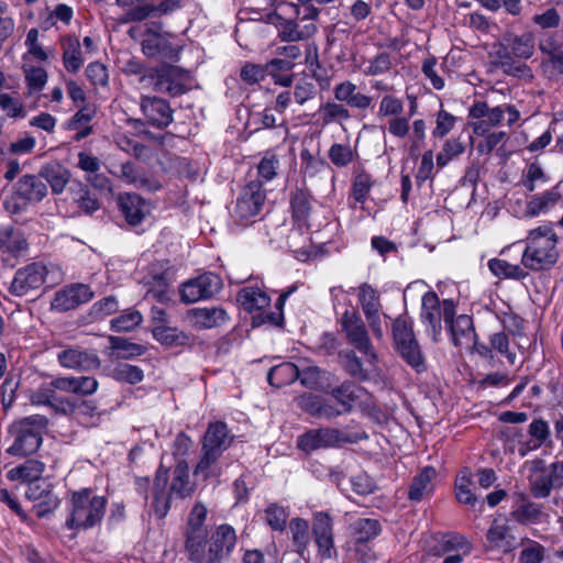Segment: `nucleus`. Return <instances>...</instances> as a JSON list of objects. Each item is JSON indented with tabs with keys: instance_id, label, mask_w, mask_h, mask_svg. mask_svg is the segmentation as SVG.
I'll return each mask as SVG.
<instances>
[{
	"instance_id": "obj_1",
	"label": "nucleus",
	"mask_w": 563,
	"mask_h": 563,
	"mask_svg": "<svg viewBox=\"0 0 563 563\" xmlns=\"http://www.w3.org/2000/svg\"><path fill=\"white\" fill-rule=\"evenodd\" d=\"M208 509L202 503L191 508L184 528V551L191 563H224L238 543L233 527L227 523L218 526L209 533L205 525Z\"/></svg>"
},
{
	"instance_id": "obj_2",
	"label": "nucleus",
	"mask_w": 563,
	"mask_h": 563,
	"mask_svg": "<svg viewBox=\"0 0 563 563\" xmlns=\"http://www.w3.org/2000/svg\"><path fill=\"white\" fill-rule=\"evenodd\" d=\"M559 238L551 223H544L528 232L521 264L530 271L553 267L559 260Z\"/></svg>"
},
{
	"instance_id": "obj_3",
	"label": "nucleus",
	"mask_w": 563,
	"mask_h": 563,
	"mask_svg": "<svg viewBox=\"0 0 563 563\" xmlns=\"http://www.w3.org/2000/svg\"><path fill=\"white\" fill-rule=\"evenodd\" d=\"M65 279L63 267L55 262H34L19 268L9 288L13 296L22 297L38 290L43 285L53 288Z\"/></svg>"
},
{
	"instance_id": "obj_4",
	"label": "nucleus",
	"mask_w": 563,
	"mask_h": 563,
	"mask_svg": "<svg viewBox=\"0 0 563 563\" xmlns=\"http://www.w3.org/2000/svg\"><path fill=\"white\" fill-rule=\"evenodd\" d=\"M234 435L230 433L228 426L222 421L209 423L201 439V456L197 463L194 475L203 481L218 475L216 464L222 453L231 445Z\"/></svg>"
},
{
	"instance_id": "obj_5",
	"label": "nucleus",
	"mask_w": 563,
	"mask_h": 563,
	"mask_svg": "<svg viewBox=\"0 0 563 563\" xmlns=\"http://www.w3.org/2000/svg\"><path fill=\"white\" fill-rule=\"evenodd\" d=\"M70 516L66 520L69 529H89L99 525L104 516L107 498L81 489L71 495Z\"/></svg>"
},
{
	"instance_id": "obj_6",
	"label": "nucleus",
	"mask_w": 563,
	"mask_h": 563,
	"mask_svg": "<svg viewBox=\"0 0 563 563\" xmlns=\"http://www.w3.org/2000/svg\"><path fill=\"white\" fill-rule=\"evenodd\" d=\"M48 419L42 415H33L15 421L11 427L13 444L8 449L11 455L24 456L35 453L42 444L43 432Z\"/></svg>"
},
{
	"instance_id": "obj_7",
	"label": "nucleus",
	"mask_w": 563,
	"mask_h": 563,
	"mask_svg": "<svg viewBox=\"0 0 563 563\" xmlns=\"http://www.w3.org/2000/svg\"><path fill=\"white\" fill-rule=\"evenodd\" d=\"M455 316V303L452 299H444L440 301L434 291H428L422 296L420 319L426 328V332L431 339L439 341L442 327L441 320L444 322L452 321Z\"/></svg>"
},
{
	"instance_id": "obj_8",
	"label": "nucleus",
	"mask_w": 563,
	"mask_h": 563,
	"mask_svg": "<svg viewBox=\"0 0 563 563\" xmlns=\"http://www.w3.org/2000/svg\"><path fill=\"white\" fill-rule=\"evenodd\" d=\"M265 199L266 195L262 188V181L251 180L242 189L231 211L233 222L241 227L254 223L261 213Z\"/></svg>"
},
{
	"instance_id": "obj_9",
	"label": "nucleus",
	"mask_w": 563,
	"mask_h": 563,
	"mask_svg": "<svg viewBox=\"0 0 563 563\" xmlns=\"http://www.w3.org/2000/svg\"><path fill=\"white\" fill-rule=\"evenodd\" d=\"M46 195L47 186L38 174H26L13 185L12 195L4 201V207L11 213H19L29 205L42 201Z\"/></svg>"
},
{
	"instance_id": "obj_10",
	"label": "nucleus",
	"mask_w": 563,
	"mask_h": 563,
	"mask_svg": "<svg viewBox=\"0 0 563 563\" xmlns=\"http://www.w3.org/2000/svg\"><path fill=\"white\" fill-rule=\"evenodd\" d=\"M393 335L397 351L406 363L417 373L427 369L426 358L415 336L411 324L405 318H397L393 323Z\"/></svg>"
},
{
	"instance_id": "obj_11",
	"label": "nucleus",
	"mask_w": 563,
	"mask_h": 563,
	"mask_svg": "<svg viewBox=\"0 0 563 563\" xmlns=\"http://www.w3.org/2000/svg\"><path fill=\"white\" fill-rule=\"evenodd\" d=\"M154 90L170 97L185 95L191 89V74L178 66L164 64L150 75Z\"/></svg>"
},
{
	"instance_id": "obj_12",
	"label": "nucleus",
	"mask_w": 563,
	"mask_h": 563,
	"mask_svg": "<svg viewBox=\"0 0 563 563\" xmlns=\"http://www.w3.org/2000/svg\"><path fill=\"white\" fill-rule=\"evenodd\" d=\"M341 327L347 342L365 356L367 365L374 366L377 355L362 318L356 312L345 311L341 318Z\"/></svg>"
},
{
	"instance_id": "obj_13",
	"label": "nucleus",
	"mask_w": 563,
	"mask_h": 563,
	"mask_svg": "<svg viewBox=\"0 0 563 563\" xmlns=\"http://www.w3.org/2000/svg\"><path fill=\"white\" fill-rule=\"evenodd\" d=\"M563 486V461L542 467L541 461L533 462V474L530 477V489L534 497L545 498L552 489Z\"/></svg>"
},
{
	"instance_id": "obj_14",
	"label": "nucleus",
	"mask_w": 563,
	"mask_h": 563,
	"mask_svg": "<svg viewBox=\"0 0 563 563\" xmlns=\"http://www.w3.org/2000/svg\"><path fill=\"white\" fill-rule=\"evenodd\" d=\"M222 288L221 278L213 273H205L181 285L180 297L186 303L208 299Z\"/></svg>"
},
{
	"instance_id": "obj_15",
	"label": "nucleus",
	"mask_w": 563,
	"mask_h": 563,
	"mask_svg": "<svg viewBox=\"0 0 563 563\" xmlns=\"http://www.w3.org/2000/svg\"><path fill=\"white\" fill-rule=\"evenodd\" d=\"M347 435L335 428L312 429L298 438L297 445L306 453H310L320 449H329L339 446L341 443L347 442Z\"/></svg>"
},
{
	"instance_id": "obj_16",
	"label": "nucleus",
	"mask_w": 563,
	"mask_h": 563,
	"mask_svg": "<svg viewBox=\"0 0 563 563\" xmlns=\"http://www.w3.org/2000/svg\"><path fill=\"white\" fill-rule=\"evenodd\" d=\"M92 298L93 291L88 285L75 283L55 292L51 308L58 312H67L89 302Z\"/></svg>"
},
{
	"instance_id": "obj_17",
	"label": "nucleus",
	"mask_w": 563,
	"mask_h": 563,
	"mask_svg": "<svg viewBox=\"0 0 563 563\" xmlns=\"http://www.w3.org/2000/svg\"><path fill=\"white\" fill-rule=\"evenodd\" d=\"M140 108L145 123L155 129H166L174 120L169 102L157 96H142Z\"/></svg>"
},
{
	"instance_id": "obj_18",
	"label": "nucleus",
	"mask_w": 563,
	"mask_h": 563,
	"mask_svg": "<svg viewBox=\"0 0 563 563\" xmlns=\"http://www.w3.org/2000/svg\"><path fill=\"white\" fill-rule=\"evenodd\" d=\"M312 536L321 559H331L335 554L333 521L325 511H318L312 518Z\"/></svg>"
},
{
	"instance_id": "obj_19",
	"label": "nucleus",
	"mask_w": 563,
	"mask_h": 563,
	"mask_svg": "<svg viewBox=\"0 0 563 563\" xmlns=\"http://www.w3.org/2000/svg\"><path fill=\"white\" fill-rule=\"evenodd\" d=\"M29 400L32 405L49 407L55 413L64 416L74 413L77 407L75 400L54 393L51 383L42 384L31 391Z\"/></svg>"
},
{
	"instance_id": "obj_20",
	"label": "nucleus",
	"mask_w": 563,
	"mask_h": 563,
	"mask_svg": "<svg viewBox=\"0 0 563 563\" xmlns=\"http://www.w3.org/2000/svg\"><path fill=\"white\" fill-rule=\"evenodd\" d=\"M57 361L60 366L75 371H92L101 365L97 354L78 347L62 350L57 353Z\"/></svg>"
},
{
	"instance_id": "obj_21",
	"label": "nucleus",
	"mask_w": 563,
	"mask_h": 563,
	"mask_svg": "<svg viewBox=\"0 0 563 563\" xmlns=\"http://www.w3.org/2000/svg\"><path fill=\"white\" fill-rule=\"evenodd\" d=\"M276 27L278 37L283 42H299L312 37L317 33L316 23H303L300 20L285 19L280 15L276 16Z\"/></svg>"
},
{
	"instance_id": "obj_22",
	"label": "nucleus",
	"mask_w": 563,
	"mask_h": 563,
	"mask_svg": "<svg viewBox=\"0 0 563 563\" xmlns=\"http://www.w3.org/2000/svg\"><path fill=\"white\" fill-rule=\"evenodd\" d=\"M489 55L493 59V63L500 67L507 75L520 77L527 75L530 71L526 64L518 63L512 59L510 55V48H508L507 45L506 34H504L503 37L493 45Z\"/></svg>"
},
{
	"instance_id": "obj_23",
	"label": "nucleus",
	"mask_w": 563,
	"mask_h": 563,
	"mask_svg": "<svg viewBox=\"0 0 563 563\" xmlns=\"http://www.w3.org/2000/svg\"><path fill=\"white\" fill-rule=\"evenodd\" d=\"M454 486L456 500L462 505L468 506L477 515H481L484 510V501L474 494L473 476L467 468L462 470L456 475Z\"/></svg>"
},
{
	"instance_id": "obj_24",
	"label": "nucleus",
	"mask_w": 563,
	"mask_h": 563,
	"mask_svg": "<svg viewBox=\"0 0 563 563\" xmlns=\"http://www.w3.org/2000/svg\"><path fill=\"white\" fill-rule=\"evenodd\" d=\"M347 531L352 544L369 543L382 533V525L376 518H357L349 525Z\"/></svg>"
},
{
	"instance_id": "obj_25",
	"label": "nucleus",
	"mask_w": 563,
	"mask_h": 563,
	"mask_svg": "<svg viewBox=\"0 0 563 563\" xmlns=\"http://www.w3.org/2000/svg\"><path fill=\"white\" fill-rule=\"evenodd\" d=\"M446 327L451 333V340L456 346L470 347L475 342V331L473 327V319L467 314H461L452 318V321L446 322Z\"/></svg>"
},
{
	"instance_id": "obj_26",
	"label": "nucleus",
	"mask_w": 563,
	"mask_h": 563,
	"mask_svg": "<svg viewBox=\"0 0 563 563\" xmlns=\"http://www.w3.org/2000/svg\"><path fill=\"white\" fill-rule=\"evenodd\" d=\"M142 52L150 58L176 60L179 47L159 34H152L142 41Z\"/></svg>"
},
{
	"instance_id": "obj_27",
	"label": "nucleus",
	"mask_w": 563,
	"mask_h": 563,
	"mask_svg": "<svg viewBox=\"0 0 563 563\" xmlns=\"http://www.w3.org/2000/svg\"><path fill=\"white\" fill-rule=\"evenodd\" d=\"M38 176L46 180L54 195H60L70 181V170L58 162H49L38 170Z\"/></svg>"
},
{
	"instance_id": "obj_28",
	"label": "nucleus",
	"mask_w": 563,
	"mask_h": 563,
	"mask_svg": "<svg viewBox=\"0 0 563 563\" xmlns=\"http://www.w3.org/2000/svg\"><path fill=\"white\" fill-rule=\"evenodd\" d=\"M120 177L124 183L146 191H156L161 188L158 180L147 175L142 168H137L131 162L121 165Z\"/></svg>"
},
{
	"instance_id": "obj_29",
	"label": "nucleus",
	"mask_w": 563,
	"mask_h": 563,
	"mask_svg": "<svg viewBox=\"0 0 563 563\" xmlns=\"http://www.w3.org/2000/svg\"><path fill=\"white\" fill-rule=\"evenodd\" d=\"M190 323L199 329H210L224 323L228 313L224 309L218 307L194 308L188 311Z\"/></svg>"
},
{
	"instance_id": "obj_30",
	"label": "nucleus",
	"mask_w": 563,
	"mask_h": 563,
	"mask_svg": "<svg viewBox=\"0 0 563 563\" xmlns=\"http://www.w3.org/2000/svg\"><path fill=\"white\" fill-rule=\"evenodd\" d=\"M119 206L122 214L130 225L140 224L148 213L145 201L136 194L120 196Z\"/></svg>"
},
{
	"instance_id": "obj_31",
	"label": "nucleus",
	"mask_w": 563,
	"mask_h": 563,
	"mask_svg": "<svg viewBox=\"0 0 563 563\" xmlns=\"http://www.w3.org/2000/svg\"><path fill=\"white\" fill-rule=\"evenodd\" d=\"M507 45L514 60H527L534 54L536 38L531 32L522 34L506 33Z\"/></svg>"
},
{
	"instance_id": "obj_32",
	"label": "nucleus",
	"mask_w": 563,
	"mask_h": 563,
	"mask_svg": "<svg viewBox=\"0 0 563 563\" xmlns=\"http://www.w3.org/2000/svg\"><path fill=\"white\" fill-rule=\"evenodd\" d=\"M437 471L432 466L424 467L417 476L413 477L409 490L408 498L418 503L433 493V479Z\"/></svg>"
},
{
	"instance_id": "obj_33",
	"label": "nucleus",
	"mask_w": 563,
	"mask_h": 563,
	"mask_svg": "<svg viewBox=\"0 0 563 563\" xmlns=\"http://www.w3.org/2000/svg\"><path fill=\"white\" fill-rule=\"evenodd\" d=\"M29 247L22 231L12 227L0 228V250L12 256H19Z\"/></svg>"
},
{
	"instance_id": "obj_34",
	"label": "nucleus",
	"mask_w": 563,
	"mask_h": 563,
	"mask_svg": "<svg viewBox=\"0 0 563 563\" xmlns=\"http://www.w3.org/2000/svg\"><path fill=\"white\" fill-rule=\"evenodd\" d=\"M238 301L249 312H265L264 309L271 305V298L264 290L251 286L244 287L239 291Z\"/></svg>"
},
{
	"instance_id": "obj_35",
	"label": "nucleus",
	"mask_w": 563,
	"mask_h": 563,
	"mask_svg": "<svg viewBox=\"0 0 563 563\" xmlns=\"http://www.w3.org/2000/svg\"><path fill=\"white\" fill-rule=\"evenodd\" d=\"M487 541L492 549L504 553L510 552L515 547V538L510 534L507 525L494 520L487 531Z\"/></svg>"
},
{
	"instance_id": "obj_36",
	"label": "nucleus",
	"mask_w": 563,
	"mask_h": 563,
	"mask_svg": "<svg viewBox=\"0 0 563 563\" xmlns=\"http://www.w3.org/2000/svg\"><path fill=\"white\" fill-rule=\"evenodd\" d=\"M560 198V194L553 190L531 197L527 202L525 217L534 218L549 212L559 202Z\"/></svg>"
},
{
	"instance_id": "obj_37",
	"label": "nucleus",
	"mask_w": 563,
	"mask_h": 563,
	"mask_svg": "<svg viewBox=\"0 0 563 563\" xmlns=\"http://www.w3.org/2000/svg\"><path fill=\"white\" fill-rule=\"evenodd\" d=\"M153 336L161 344L166 346H183L190 343L191 338L186 332L168 327L167 324H156L153 328Z\"/></svg>"
},
{
	"instance_id": "obj_38",
	"label": "nucleus",
	"mask_w": 563,
	"mask_h": 563,
	"mask_svg": "<svg viewBox=\"0 0 563 563\" xmlns=\"http://www.w3.org/2000/svg\"><path fill=\"white\" fill-rule=\"evenodd\" d=\"M331 396L344 407V411H350L355 402L361 400L366 394L365 389L352 382H344L342 385L331 390Z\"/></svg>"
},
{
	"instance_id": "obj_39",
	"label": "nucleus",
	"mask_w": 563,
	"mask_h": 563,
	"mask_svg": "<svg viewBox=\"0 0 563 563\" xmlns=\"http://www.w3.org/2000/svg\"><path fill=\"white\" fill-rule=\"evenodd\" d=\"M62 45L65 69L69 73H77L84 64L79 40L76 36H67L63 40Z\"/></svg>"
},
{
	"instance_id": "obj_40",
	"label": "nucleus",
	"mask_w": 563,
	"mask_h": 563,
	"mask_svg": "<svg viewBox=\"0 0 563 563\" xmlns=\"http://www.w3.org/2000/svg\"><path fill=\"white\" fill-rule=\"evenodd\" d=\"M299 367L294 363H282L274 366L267 374V380L272 386L280 388L298 379Z\"/></svg>"
},
{
	"instance_id": "obj_41",
	"label": "nucleus",
	"mask_w": 563,
	"mask_h": 563,
	"mask_svg": "<svg viewBox=\"0 0 563 563\" xmlns=\"http://www.w3.org/2000/svg\"><path fill=\"white\" fill-rule=\"evenodd\" d=\"M179 7V0H161L158 4H144L134 9L130 13L133 21H142L148 16H159L167 14Z\"/></svg>"
},
{
	"instance_id": "obj_42",
	"label": "nucleus",
	"mask_w": 563,
	"mask_h": 563,
	"mask_svg": "<svg viewBox=\"0 0 563 563\" xmlns=\"http://www.w3.org/2000/svg\"><path fill=\"white\" fill-rule=\"evenodd\" d=\"M44 472V464L36 460H27L23 464L10 470L8 477L12 481L21 479L26 482L37 481Z\"/></svg>"
},
{
	"instance_id": "obj_43",
	"label": "nucleus",
	"mask_w": 563,
	"mask_h": 563,
	"mask_svg": "<svg viewBox=\"0 0 563 563\" xmlns=\"http://www.w3.org/2000/svg\"><path fill=\"white\" fill-rule=\"evenodd\" d=\"M289 532L296 551L305 554L310 541L308 521L302 518L291 519L289 522Z\"/></svg>"
},
{
	"instance_id": "obj_44",
	"label": "nucleus",
	"mask_w": 563,
	"mask_h": 563,
	"mask_svg": "<svg viewBox=\"0 0 563 563\" xmlns=\"http://www.w3.org/2000/svg\"><path fill=\"white\" fill-rule=\"evenodd\" d=\"M358 301L365 317L375 316L379 312L380 301L379 295L371 285L362 284L358 287Z\"/></svg>"
},
{
	"instance_id": "obj_45",
	"label": "nucleus",
	"mask_w": 563,
	"mask_h": 563,
	"mask_svg": "<svg viewBox=\"0 0 563 563\" xmlns=\"http://www.w3.org/2000/svg\"><path fill=\"white\" fill-rule=\"evenodd\" d=\"M290 203L294 218L306 225L311 211L310 195L302 189H297L291 197Z\"/></svg>"
},
{
	"instance_id": "obj_46",
	"label": "nucleus",
	"mask_w": 563,
	"mask_h": 563,
	"mask_svg": "<svg viewBox=\"0 0 563 563\" xmlns=\"http://www.w3.org/2000/svg\"><path fill=\"white\" fill-rule=\"evenodd\" d=\"M490 272L498 277L523 279L528 273L517 264H510L507 261L493 258L488 262Z\"/></svg>"
},
{
	"instance_id": "obj_47",
	"label": "nucleus",
	"mask_w": 563,
	"mask_h": 563,
	"mask_svg": "<svg viewBox=\"0 0 563 563\" xmlns=\"http://www.w3.org/2000/svg\"><path fill=\"white\" fill-rule=\"evenodd\" d=\"M143 320L142 314L134 309L123 311L119 317L110 321L111 330L114 332H130L137 328Z\"/></svg>"
},
{
	"instance_id": "obj_48",
	"label": "nucleus",
	"mask_w": 563,
	"mask_h": 563,
	"mask_svg": "<svg viewBox=\"0 0 563 563\" xmlns=\"http://www.w3.org/2000/svg\"><path fill=\"white\" fill-rule=\"evenodd\" d=\"M111 377L118 382L134 385L143 380L144 374L139 366L128 363H119L111 371Z\"/></svg>"
},
{
	"instance_id": "obj_49",
	"label": "nucleus",
	"mask_w": 563,
	"mask_h": 563,
	"mask_svg": "<svg viewBox=\"0 0 563 563\" xmlns=\"http://www.w3.org/2000/svg\"><path fill=\"white\" fill-rule=\"evenodd\" d=\"M23 71L27 85V95L40 92L47 82V73L42 67L24 65Z\"/></svg>"
},
{
	"instance_id": "obj_50",
	"label": "nucleus",
	"mask_w": 563,
	"mask_h": 563,
	"mask_svg": "<svg viewBox=\"0 0 563 563\" xmlns=\"http://www.w3.org/2000/svg\"><path fill=\"white\" fill-rule=\"evenodd\" d=\"M391 67V55L387 52H380L367 60V66L363 73L366 76H380L389 73Z\"/></svg>"
},
{
	"instance_id": "obj_51",
	"label": "nucleus",
	"mask_w": 563,
	"mask_h": 563,
	"mask_svg": "<svg viewBox=\"0 0 563 563\" xmlns=\"http://www.w3.org/2000/svg\"><path fill=\"white\" fill-rule=\"evenodd\" d=\"M319 113L324 125L336 121H346L351 118L350 111L345 106L331 101L322 104Z\"/></svg>"
},
{
	"instance_id": "obj_52",
	"label": "nucleus",
	"mask_w": 563,
	"mask_h": 563,
	"mask_svg": "<svg viewBox=\"0 0 563 563\" xmlns=\"http://www.w3.org/2000/svg\"><path fill=\"white\" fill-rule=\"evenodd\" d=\"M296 289V287H291L288 291L282 294L277 299L276 307L279 310L278 312H261L253 317V325L261 324H273L280 325L283 323L284 317L282 312V308L287 299V297Z\"/></svg>"
},
{
	"instance_id": "obj_53",
	"label": "nucleus",
	"mask_w": 563,
	"mask_h": 563,
	"mask_svg": "<svg viewBox=\"0 0 563 563\" xmlns=\"http://www.w3.org/2000/svg\"><path fill=\"white\" fill-rule=\"evenodd\" d=\"M110 346L112 350L118 351V357L129 358L133 356H140L145 352V347L132 343L129 340L120 336H109Z\"/></svg>"
},
{
	"instance_id": "obj_54",
	"label": "nucleus",
	"mask_w": 563,
	"mask_h": 563,
	"mask_svg": "<svg viewBox=\"0 0 563 563\" xmlns=\"http://www.w3.org/2000/svg\"><path fill=\"white\" fill-rule=\"evenodd\" d=\"M340 356L344 358V368L351 376L361 380L368 378L369 369L353 351L341 352Z\"/></svg>"
},
{
	"instance_id": "obj_55",
	"label": "nucleus",
	"mask_w": 563,
	"mask_h": 563,
	"mask_svg": "<svg viewBox=\"0 0 563 563\" xmlns=\"http://www.w3.org/2000/svg\"><path fill=\"white\" fill-rule=\"evenodd\" d=\"M300 157L302 172L308 177H316L321 172L329 169L324 159L313 156L308 150L301 151Z\"/></svg>"
},
{
	"instance_id": "obj_56",
	"label": "nucleus",
	"mask_w": 563,
	"mask_h": 563,
	"mask_svg": "<svg viewBox=\"0 0 563 563\" xmlns=\"http://www.w3.org/2000/svg\"><path fill=\"white\" fill-rule=\"evenodd\" d=\"M404 111V102L394 95L382 97L378 106L377 117L379 119L394 118L400 115Z\"/></svg>"
},
{
	"instance_id": "obj_57",
	"label": "nucleus",
	"mask_w": 563,
	"mask_h": 563,
	"mask_svg": "<svg viewBox=\"0 0 563 563\" xmlns=\"http://www.w3.org/2000/svg\"><path fill=\"white\" fill-rule=\"evenodd\" d=\"M464 144L457 139H450L445 141L442 150L437 155V164L439 167L446 166L454 157H457L464 152Z\"/></svg>"
},
{
	"instance_id": "obj_58",
	"label": "nucleus",
	"mask_w": 563,
	"mask_h": 563,
	"mask_svg": "<svg viewBox=\"0 0 563 563\" xmlns=\"http://www.w3.org/2000/svg\"><path fill=\"white\" fill-rule=\"evenodd\" d=\"M288 514L286 509L278 504H269L265 510V520L267 525L277 531H283L286 528Z\"/></svg>"
},
{
	"instance_id": "obj_59",
	"label": "nucleus",
	"mask_w": 563,
	"mask_h": 563,
	"mask_svg": "<svg viewBox=\"0 0 563 563\" xmlns=\"http://www.w3.org/2000/svg\"><path fill=\"white\" fill-rule=\"evenodd\" d=\"M0 109L13 119L26 117V110L21 100L10 93H0Z\"/></svg>"
},
{
	"instance_id": "obj_60",
	"label": "nucleus",
	"mask_w": 563,
	"mask_h": 563,
	"mask_svg": "<svg viewBox=\"0 0 563 563\" xmlns=\"http://www.w3.org/2000/svg\"><path fill=\"white\" fill-rule=\"evenodd\" d=\"M329 158L336 167H345L354 159V152L347 144L334 143L329 150Z\"/></svg>"
},
{
	"instance_id": "obj_61",
	"label": "nucleus",
	"mask_w": 563,
	"mask_h": 563,
	"mask_svg": "<svg viewBox=\"0 0 563 563\" xmlns=\"http://www.w3.org/2000/svg\"><path fill=\"white\" fill-rule=\"evenodd\" d=\"M119 309V302L115 296H108L96 301L90 308V316L95 319L108 317Z\"/></svg>"
},
{
	"instance_id": "obj_62",
	"label": "nucleus",
	"mask_w": 563,
	"mask_h": 563,
	"mask_svg": "<svg viewBox=\"0 0 563 563\" xmlns=\"http://www.w3.org/2000/svg\"><path fill=\"white\" fill-rule=\"evenodd\" d=\"M456 117L451 114L450 112L441 109L437 113L435 126L432 131V135L435 139H443L446 134H449L456 123Z\"/></svg>"
},
{
	"instance_id": "obj_63",
	"label": "nucleus",
	"mask_w": 563,
	"mask_h": 563,
	"mask_svg": "<svg viewBox=\"0 0 563 563\" xmlns=\"http://www.w3.org/2000/svg\"><path fill=\"white\" fill-rule=\"evenodd\" d=\"M440 547L443 554L452 551H463V554L471 552L470 543L461 534L444 536L440 542Z\"/></svg>"
},
{
	"instance_id": "obj_64",
	"label": "nucleus",
	"mask_w": 563,
	"mask_h": 563,
	"mask_svg": "<svg viewBox=\"0 0 563 563\" xmlns=\"http://www.w3.org/2000/svg\"><path fill=\"white\" fill-rule=\"evenodd\" d=\"M544 559V547L536 541L528 540L521 550L520 563H541Z\"/></svg>"
}]
</instances>
